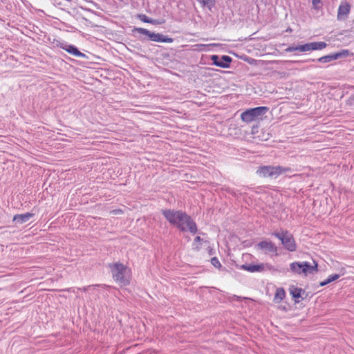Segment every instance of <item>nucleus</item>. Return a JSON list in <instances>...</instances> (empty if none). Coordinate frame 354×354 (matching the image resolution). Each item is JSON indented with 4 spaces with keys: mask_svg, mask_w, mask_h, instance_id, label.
Returning <instances> with one entry per match:
<instances>
[{
    "mask_svg": "<svg viewBox=\"0 0 354 354\" xmlns=\"http://www.w3.org/2000/svg\"><path fill=\"white\" fill-rule=\"evenodd\" d=\"M161 214L165 219L180 232L189 231L195 234L198 232L196 222L185 211L175 209H162Z\"/></svg>",
    "mask_w": 354,
    "mask_h": 354,
    "instance_id": "obj_1",
    "label": "nucleus"
},
{
    "mask_svg": "<svg viewBox=\"0 0 354 354\" xmlns=\"http://www.w3.org/2000/svg\"><path fill=\"white\" fill-rule=\"evenodd\" d=\"M109 267L113 280L120 286H126L130 284L131 273L130 269L123 263L117 262L110 263Z\"/></svg>",
    "mask_w": 354,
    "mask_h": 354,
    "instance_id": "obj_2",
    "label": "nucleus"
},
{
    "mask_svg": "<svg viewBox=\"0 0 354 354\" xmlns=\"http://www.w3.org/2000/svg\"><path fill=\"white\" fill-rule=\"evenodd\" d=\"M271 235L280 240L283 248L288 252H295L297 250V243L294 236L288 230H275L271 233Z\"/></svg>",
    "mask_w": 354,
    "mask_h": 354,
    "instance_id": "obj_3",
    "label": "nucleus"
},
{
    "mask_svg": "<svg viewBox=\"0 0 354 354\" xmlns=\"http://www.w3.org/2000/svg\"><path fill=\"white\" fill-rule=\"evenodd\" d=\"M268 109L267 106H257L248 109L241 113V118L242 121L249 124L252 122L261 120L263 116L268 112Z\"/></svg>",
    "mask_w": 354,
    "mask_h": 354,
    "instance_id": "obj_4",
    "label": "nucleus"
},
{
    "mask_svg": "<svg viewBox=\"0 0 354 354\" xmlns=\"http://www.w3.org/2000/svg\"><path fill=\"white\" fill-rule=\"evenodd\" d=\"M317 263L314 261V265H311L307 261H295L290 264V270L296 274H313L315 272H317Z\"/></svg>",
    "mask_w": 354,
    "mask_h": 354,
    "instance_id": "obj_5",
    "label": "nucleus"
},
{
    "mask_svg": "<svg viewBox=\"0 0 354 354\" xmlns=\"http://www.w3.org/2000/svg\"><path fill=\"white\" fill-rule=\"evenodd\" d=\"M133 32L139 33L143 35H145L148 37V39L153 41L156 42H163V43H172L174 39L171 37H169L168 36L164 35L160 33L152 32L148 30L147 29L143 28H134L133 29Z\"/></svg>",
    "mask_w": 354,
    "mask_h": 354,
    "instance_id": "obj_6",
    "label": "nucleus"
},
{
    "mask_svg": "<svg viewBox=\"0 0 354 354\" xmlns=\"http://www.w3.org/2000/svg\"><path fill=\"white\" fill-rule=\"evenodd\" d=\"M256 173L259 176L263 177V178L270 177V178H276L279 176L277 166H272V165L260 166L258 167Z\"/></svg>",
    "mask_w": 354,
    "mask_h": 354,
    "instance_id": "obj_7",
    "label": "nucleus"
},
{
    "mask_svg": "<svg viewBox=\"0 0 354 354\" xmlns=\"http://www.w3.org/2000/svg\"><path fill=\"white\" fill-rule=\"evenodd\" d=\"M55 42L57 47L61 48L73 56L82 58L87 57L86 55L84 53L80 52L75 45L69 44L66 41H60L58 40H57Z\"/></svg>",
    "mask_w": 354,
    "mask_h": 354,
    "instance_id": "obj_8",
    "label": "nucleus"
},
{
    "mask_svg": "<svg viewBox=\"0 0 354 354\" xmlns=\"http://www.w3.org/2000/svg\"><path fill=\"white\" fill-rule=\"evenodd\" d=\"M211 60L214 65L226 68L230 67L232 59L228 55H222L220 57L217 55H213L211 56Z\"/></svg>",
    "mask_w": 354,
    "mask_h": 354,
    "instance_id": "obj_9",
    "label": "nucleus"
},
{
    "mask_svg": "<svg viewBox=\"0 0 354 354\" xmlns=\"http://www.w3.org/2000/svg\"><path fill=\"white\" fill-rule=\"evenodd\" d=\"M256 248L263 251L266 254L272 253L277 255V247L272 242L268 241H262L256 245Z\"/></svg>",
    "mask_w": 354,
    "mask_h": 354,
    "instance_id": "obj_10",
    "label": "nucleus"
},
{
    "mask_svg": "<svg viewBox=\"0 0 354 354\" xmlns=\"http://www.w3.org/2000/svg\"><path fill=\"white\" fill-rule=\"evenodd\" d=\"M348 55V50H342V51L339 53H335L333 54L323 56L319 59H317L319 62L321 63H327L330 62L333 60L337 59L341 57H346Z\"/></svg>",
    "mask_w": 354,
    "mask_h": 354,
    "instance_id": "obj_11",
    "label": "nucleus"
},
{
    "mask_svg": "<svg viewBox=\"0 0 354 354\" xmlns=\"http://www.w3.org/2000/svg\"><path fill=\"white\" fill-rule=\"evenodd\" d=\"M351 6L347 2H342L338 8L337 18L339 21L347 19L350 12Z\"/></svg>",
    "mask_w": 354,
    "mask_h": 354,
    "instance_id": "obj_12",
    "label": "nucleus"
},
{
    "mask_svg": "<svg viewBox=\"0 0 354 354\" xmlns=\"http://www.w3.org/2000/svg\"><path fill=\"white\" fill-rule=\"evenodd\" d=\"M241 269L250 272H261L265 270V264L260 263L257 265L244 264L241 266Z\"/></svg>",
    "mask_w": 354,
    "mask_h": 354,
    "instance_id": "obj_13",
    "label": "nucleus"
},
{
    "mask_svg": "<svg viewBox=\"0 0 354 354\" xmlns=\"http://www.w3.org/2000/svg\"><path fill=\"white\" fill-rule=\"evenodd\" d=\"M33 216L34 214L29 212L21 214H16L14 216L13 221L16 222L17 223L23 224L28 222Z\"/></svg>",
    "mask_w": 354,
    "mask_h": 354,
    "instance_id": "obj_14",
    "label": "nucleus"
},
{
    "mask_svg": "<svg viewBox=\"0 0 354 354\" xmlns=\"http://www.w3.org/2000/svg\"><path fill=\"white\" fill-rule=\"evenodd\" d=\"M290 294L292 297L293 299H295V302L297 303L299 301H297V299H299L301 297V293L304 292V290L301 288L296 287L295 286H291L289 288Z\"/></svg>",
    "mask_w": 354,
    "mask_h": 354,
    "instance_id": "obj_15",
    "label": "nucleus"
},
{
    "mask_svg": "<svg viewBox=\"0 0 354 354\" xmlns=\"http://www.w3.org/2000/svg\"><path fill=\"white\" fill-rule=\"evenodd\" d=\"M202 243H209V241H204L199 236H196L192 243V249L197 252L201 250Z\"/></svg>",
    "mask_w": 354,
    "mask_h": 354,
    "instance_id": "obj_16",
    "label": "nucleus"
},
{
    "mask_svg": "<svg viewBox=\"0 0 354 354\" xmlns=\"http://www.w3.org/2000/svg\"><path fill=\"white\" fill-rule=\"evenodd\" d=\"M327 46L324 41H316L309 43L310 50H322Z\"/></svg>",
    "mask_w": 354,
    "mask_h": 354,
    "instance_id": "obj_17",
    "label": "nucleus"
},
{
    "mask_svg": "<svg viewBox=\"0 0 354 354\" xmlns=\"http://www.w3.org/2000/svg\"><path fill=\"white\" fill-rule=\"evenodd\" d=\"M138 18H139V19L140 21H143L145 23L151 24H153V25L161 24H162L161 22L158 21V20L149 18V17H148L147 16H146L145 15H143V14L139 15H138Z\"/></svg>",
    "mask_w": 354,
    "mask_h": 354,
    "instance_id": "obj_18",
    "label": "nucleus"
},
{
    "mask_svg": "<svg viewBox=\"0 0 354 354\" xmlns=\"http://www.w3.org/2000/svg\"><path fill=\"white\" fill-rule=\"evenodd\" d=\"M286 297V292L283 288H279L277 289L274 295V300L281 301Z\"/></svg>",
    "mask_w": 354,
    "mask_h": 354,
    "instance_id": "obj_19",
    "label": "nucleus"
},
{
    "mask_svg": "<svg viewBox=\"0 0 354 354\" xmlns=\"http://www.w3.org/2000/svg\"><path fill=\"white\" fill-rule=\"evenodd\" d=\"M278 175L280 176L283 173L290 172L292 173L293 169L289 167H283L280 165H277Z\"/></svg>",
    "mask_w": 354,
    "mask_h": 354,
    "instance_id": "obj_20",
    "label": "nucleus"
},
{
    "mask_svg": "<svg viewBox=\"0 0 354 354\" xmlns=\"http://www.w3.org/2000/svg\"><path fill=\"white\" fill-rule=\"evenodd\" d=\"M340 277V275L338 274H333L331 275H329L328 278L326 279L327 283H330L331 282H333L336 280H337Z\"/></svg>",
    "mask_w": 354,
    "mask_h": 354,
    "instance_id": "obj_21",
    "label": "nucleus"
},
{
    "mask_svg": "<svg viewBox=\"0 0 354 354\" xmlns=\"http://www.w3.org/2000/svg\"><path fill=\"white\" fill-rule=\"evenodd\" d=\"M297 50H299L300 52L309 51L310 50L309 43L305 44L304 45H298Z\"/></svg>",
    "mask_w": 354,
    "mask_h": 354,
    "instance_id": "obj_22",
    "label": "nucleus"
},
{
    "mask_svg": "<svg viewBox=\"0 0 354 354\" xmlns=\"http://www.w3.org/2000/svg\"><path fill=\"white\" fill-rule=\"evenodd\" d=\"M211 263L212 266L216 268H221V263H220L217 257H213L211 259Z\"/></svg>",
    "mask_w": 354,
    "mask_h": 354,
    "instance_id": "obj_23",
    "label": "nucleus"
},
{
    "mask_svg": "<svg viewBox=\"0 0 354 354\" xmlns=\"http://www.w3.org/2000/svg\"><path fill=\"white\" fill-rule=\"evenodd\" d=\"M198 2L203 4V6H210L214 3V0H197Z\"/></svg>",
    "mask_w": 354,
    "mask_h": 354,
    "instance_id": "obj_24",
    "label": "nucleus"
},
{
    "mask_svg": "<svg viewBox=\"0 0 354 354\" xmlns=\"http://www.w3.org/2000/svg\"><path fill=\"white\" fill-rule=\"evenodd\" d=\"M286 52L291 53L295 50H297V46H289L286 50Z\"/></svg>",
    "mask_w": 354,
    "mask_h": 354,
    "instance_id": "obj_25",
    "label": "nucleus"
},
{
    "mask_svg": "<svg viewBox=\"0 0 354 354\" xmlns=\"http://www.w3.org/2000/svg\"><path fill=\"white\" fill-rule=\"evenodd\" d=\"M207 249L209 255H213L215 253V250L212 247L208 246Z\"/></svg>",
    "mask_w": 354,
    "mask_h": 354,
    "instance_id": "obj_26",
    "label": "nucleus"
},
{
    "mask_svg": "<svg viewBox=\"0 0 354 354\" xmlns=\"http://www.w3.org/2000/svg\"><path fill=\"white\" fill-rule=\"evenodd\" d=\"M320 2H321L320 0H312V3H313L314 8H316L317 5L320 3Z\"/></svg>",
    "mask_w": 354,
    "mask_h": 354,
    "instance_id": "obj_27",
    "label": "nucleus"
},
{
    "mask_svg": "<svg viewBox=\"0 0 354 354\" xmlns=\"http://www.w3.org/2000/svg\"><path fill=\"white\" fill-rule=\"evenodd\" d=\"M327 284H328V283H327V281H326V280H324V281H323L320 282L319 286H326V285H327Z\"/></svg>",
    "mask_w": 354,
    "mask_h": 354,
    "instance_id": "obj_28",
    "label": "nucleus"
},
{
    "mask_svg": "<svg viewBox=\"0 0 354 354\" xmlns=\"http://www.w3.org/2000/svg\"><path fill=\"white\" fill-rule=\"evenodd\" d=\"M89 287H90L89 286H86V287H84V291L87 290L88 289V288H89Z\"/></svg>",
    "mask_w": 354,
    "mask_h": 354,
    "instance_id": "obj_29",
    "label": "nucleus"
},
{
    "mask_svg": "<svg viewBox=\"0 0 354 354\" xmlns=\"http://www.w3.org/2000/svg\"><path fill=\"white\" fill-rule=\"evenodd\" d=\"M140 40H144V39H145V38L140 37Z\"/></svg>",
    "mask_w": 354,
    "mask_h": 354,
    "instance_id": "obj_30",
    "label": "nucleus"
},
{
    "mask_svg": "<svg viewBox=\"0 0 354 354\" xmlns=\"http://www.w3.org/2000/svg\"><path fill=\"white\" fill-rule=\"evenodd\" d=\"M66 1H68V2H71L72 0H66Z\"/></svg>",
    "mask_w": 354,
    "mask_h": 354,
    "instance_id": "obj_31",
    "label": "nucleus"
}]
</instances>
